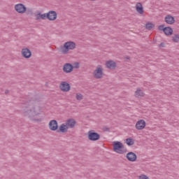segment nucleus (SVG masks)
Listing matches in <instances>:
<instances>
[{"instance_id": "obj_1", "label": "nucleus", "mask_w": 179, "mask_h": 179, "mask_svg": "<svg viewBox=\"0 0 179 179\" xmlns=\"http://www.w3.org/2000/svg\"><path fill=\"white\" fill-rule=\"evenodd\" d=\"M113 152L119 153V155H124L127 153V148L124 146L122 143L120 141H114L113 143Z\"/></svg>"}, {"instance_id": "obj_2", "label": "nucleus", "mask_w": 179, "mask_h": 179, "mask_svg": "<svg viewBox=\"0 0 179 179\" xmlns=\"http://www.w3.org/2000/svg\"><path fill=\"white\" fill-rule=\"evenodd\" d=\"M76 48V43L73 41H67L64 43L63 47L61 48L62 54H69V51Z\"/></svg>"}, {"instance_id": "obj_3", "label": "nucleus", "mask_w": 179, "mask_h": 179, "mask_svg": "<svg viewBox=\"0 0 179 179\" xmlns=\"http://www.w3.org/2000/svg\"><path fill=\"white\" fill-rule=\"evenodd\" d=\"M14 9L17 13H19V15H24L26 12H27V7H26V5L18 3L14 6Z\"/></svg>"}, {"instance_id": "obj_4", "label": "nucleus", "mask_w": 179, "mask_h": 179, "mask_svg": "<svg viewBox=\"0 0 179 179\" xmlns=\"http://www.w3.org/2000/svg\"><path fill=\"white\" fill-rule=\"evenodd\" d=\"M40 114V108L38 107H34L32 109L28 110L25 115L29 117V118H31V120H36L34 117H37Z\"/></svg>"}, {"instance_id": "obj_5", "label": "nucleus", "mask_w": 179, "mask_h": 179, "mask_svg": "<svg viewBox=\"0 0 179 179\" xmlns=\"http://www.w3.org/2000/svg\"><path fill=\"white\" fill-rule=\"evenodd\" d=\"M103 66L101 65L97 66L93 72L94 78L96 79H101V78H103Z\"/></svg>"}, {"instance_id": "obj_6", "label": "nucleus", "mask_w": 179, "mask_h": 179, "mask_svg": "<svg viewBox=\"0 0 179 179\" xmlns=\"http://www.w3.org/2000/svg\"><path fill=\"white\" fill-rule=\"evenodd\" d=\"M58 17V14L55 10H50L48 13H46V19L50 20V22H54L57 20Z\"/></svg>"}, {"instance_id": "obj_7", "label": "nucleus", "mask_w": 179, "mask_h": 179, "mask_svg": "<svg viewBox=\"0 0 179 179\" xmlns=\"http://www.w3.org/2000/svg\"><path fill=\"white\" fill-rule=\"evenodd\" d=\"M88 139L90 141H96L100 139V134L94 132V131H88Z\"/></svg>"}, {"instance_id": "obj_8", "label": "nucleus", "mask_w": 179, "mask_h": 179, "mask_svg": "<svg viewBox=\"0 0 179 179\" xmlns=\"http://www.w3.org/2000/svg\"><path fill=\"white\" fill-rule=\"evenodd\" d=\"M59 89L62 92H69L71 85L66 81H62L59 84Z\"/></svg>"}, {"instance_id": "obj_9", "label": "nucleus", "mask_w": 179, "mask_h": 179, "mask_svg": "<svg viewBox=\"0 0 179 179\" xmlns=\"http://www.w3.org/2000/svg\"><path fill=\"white\" fill-rule=\"evenodd\" d=\"M21 55L24 58H30V57H31V51L27 48H24L21 50Z\"/></svg>"}, {"instance_id": "obj_10", "label": "nucleus", "mask_w": 179, "mask_h": 179, "mask_svg": "<svg viewBox=\"0 0 179 179\" xmlns=\"http://www.w3.org/2000/svg\"><path fill=\"white\" fill-rule=\"evenodd\" d=\"M145 127H146V122L143 120H138L136 124V129H138V131L145 129Z\"/></svg>"}, {"instance_id": "obj_11", "label": "nucleus", "mask_w": 179, "mask_h": 179, "mask_svg": "<svg viewBox=\"0 0 179 179\" xmlns=\"http://www.w3.org/2000/svg\"><path fill=\"white\" fill-rule=\"evenodd\" d=\"M49 129L50 131H57V129H58V122L57 120H52L50 121Z\"/></svg>"}, {"instance_id": "obj_12", "label": "nucleus", "mask_w": 179, "mask_h": 179, "mask_svg": "<svg viewBox=\"0 0 179 179\" xmlns=\"http://www.w3.org/2000/svg\"><path fill=\"white\" fill-rule=\"evenodd\" d=\"M105 65L108 69H115L117 68V64L113 60L106 61Z\"/></svg>"}, {"instance_id": "obj_13", "label": "nucleus", "mask_w": 179, "mask_h": 179, "mask_svg": "<svg viewBox=\"0 0 179 179\" xmlns=\"http://www.w3.org/2000/svg\"><path fill=\"white\" fill-rule=\"evenodd\" d=\"M63 71L66 73H71L73 71V66L69 63L65 64L63 66Z\"/></svg>"}, {"instance_id": "obj_14", "label": "nucleus", "mask_w": 179, "mask_h": 179, "mask_svg": "<svg viewBox=\"0 0 179 179\" xmlns=\"http://www.w3.org/2000/svg\"><path fill=\"white\" fill-rule=\"evenodd\" d=\"M164 20L167 24H174V23H176V19L171 15H167L165 17Z\"/></svg>"}, {"instance_id": "obj_15", "label": "nucleus", "mask_w": 179, "mask_h": 179, "mask_svg": "<svg viewBox=\"0 0 179 179\" xmlns=\"http://www.w3.org/2000/svg\"><path fill=\"white\" fill-rule=\"evenodd\" d=\"M66 125H67L68 128H75L76 120L75 119H69L66 121Z\"/></svg>"}, {"instance_id": "obj_16", "label": "nucleus", "mask_w": 179, "mask_h": 179, "mask_svg": "<svg viewBox=\"0 0 179 179\" xmlns=\"http://www.w3.org/2000/svg\"><path fill=\"white\" fill-rule=\"evenodd\" d=\"M36 20H45L47 19L46 13H36L35 14Z\"/></svg>"}, {"instance_id": "obj_17", "label": "nucleus", "mask_w": 179, "mask_h": 179, "mask_svg": "<svg viewBox=\"0 0 179 179\" xmlns=\"http://www.w3.org/2000/svg\"><path fill=\"white\" fill-rule=\"evenodd\" d=\"M68 129H69V127H68V125H66V123H63L59 127V131L62 134L68 132Z\"/></svg>"}, {"instance_id": "obj_18", "label": "nucleus", "mask_w": 179, "mask_h": 179, "mask_svg": "<svg viewBox=\"0 0 179 179\" xmlns=\"http://www.w3.org/2000/svg\"><path fill=\"white\" fill-rule=\"evenodd\" d=\"M136 10L139 15H143L145 11L143 10V6H142V3H138L136 5Z\"/></svg>"}, {"instance_id": "obj_19", "label": "nucleus", "mask_w": 179, "mask_h": 179, "mask_svg": "<svg viewBox=\"0 0 179 179\" xmlns=\"http://www.w3.org/2000/svg\"><path fill=\"white\" fill-rule=\"evenodd\" d=\"M173 28L170 27H166L164 29V33L166 36H171L173 34Z\"/></svg>"}, {"instance_id": "obj_20", "label": "nucleus", "mask_w": 179, "mask_h": 179, "mask_svg": "<svg viewBox=\"0 0 179 179\" xmlns=\"http://www.w3.org/2000/svg\"><path fill=\"white\" fill-rule=\"evenodd\" d=\"M145 96V92L141 90V88H137L135 94L136 97H143Z\"/></svg>"}, {"instance_id": "obj_21", "label": "nucleus", "mask_w": 179, "mask_h": 179, "mask_svg": "<svg viewBox=\"0 0 179 179\" xmlns=\"http://www.w3.org/2000/svg\"><path fill=\"white\" fill-rule=\"evenodd\" d=\"M127 158L129 162H135V154L134 152H129L127 155Z\"/></svg>"}, {"instance_id": "obj_22", "label": "nucleus", "mask_w": 179, "mask_h": 179, "mask_svg": "<svg viewBox=\"0 0 179 179\" xmlns=\"http://www.w3.org/2000/svg\"><path fill=\"white\" fill-rule=\"evenodd\" d=\"M145 29H147V30H153V29H155V24L152 22H148L145 24Z\"/></svg>"}, {"instance_id": "obj_23", "label": "nucleus", "mask_w": 179, "mask_h": 179, "mask_svg": "<svg viewBox=\"0 0 179 179\" xmlns=\"http://www.w3.org/2000/svg\"><path fill=\"white\" fill-rule=\"evenodd\" d=\"M172 41L173 43H179V34H175L172 36Z\"/></svg>"}, {"instance_id": "obj_24", "label": "nucleus", "mask_w": 179, "mask_h": 179, "mask_svg": "<svg viewBox=\"0 0 179 179\" xmlns=\"http://www.w3.org/2000/svg\"><path fill=\"white\" fill-rule=\"evenodd\" d=\"M76 99L78 101H80L83 100V95L82 94H80V93H77L76 94Z\"/></svg>"}, {"instance_id": "obj_25", "label": "nucleus", "mask_w": 179, "mask_h": 179, "mask_svg": "<svg viewBox=\"0 0 179 179\" xmlns=\"http://www.w3.org/2000/svg\"><path fill=\"white\" fill-rule=\"evenodd\" d=\"M125 142H126L127 145H128V146H132V145H134V140H132L131 138L126 139Z\"/></svg>"}, {"instance_id": "obj_26", "label": "nucleus", "mask_w": 179, "mask_h": 179, "mask_svg": "<svg viewBox=\"0 0 179 179\" xmlns=\"http://www.w3.org/2000/svg\"><path fill=\"white\" fill-rule=\"evenodd\" d=\"M138 179H149V178L148 176L142 174L138 176Z\"/></svg>"}, {"instance_id": "obj_27", "label": "nucleus", "mask_w": 179, "mask_h": 179, "mask_svg": "<svg viewBox=\"0 0 179 179\" xmlns=\"http://www.w3.org/2000/svg\"><path fill=\"white\" fill-rule=\"evenodd\" d=\"M72 66H73V68H76V69L79 68V64L78 62H74Z\"/></svg>"}, {"instance_id": "obj_28", "label": "nucleus", "mask_w": 179, "mask_h": 179, "mask_svg": "<svg viewBox=\"0 0 179 179\" xmlns=\"http://www.w3.org/2000/svg\"><path fill=\"white\" fill-rule=\"evenodd\" d=\"M164 29H166V27H164V25H160L159 27V30H161L162 31H164Z\"/></svg>"}, {"instance_id": "obj_29", "label": "nucleus", "mask_w": 179, "mask_h": 179, "mask_svg": "<svg viewBox=\"0 0 179 179\" xmlns=\"http://www.w3.org/2000/svg\"><path fill=\"white\" fill-rule=\"evenodd\" d=\"M159 47H164V43H162L159 45Z\"/></svg>"}, {"instance_id": "obj_30", "label": "nucleus", "mask_w": 179, "mask_h": 179, "mask_svg": "<svg viewBox=\"0 0 179 179\" xmlns=\"http://www.w3.org/2000/svg\"><path fill=\"white\" fill-rule=\"evenodd\" d=\"M90 1H96V0H90Z\"/></svg>"}, {"instance_id": "obj_31", "label": "nucleus", "mask_w": 179, "mask_h": 179, "mask_svg": "<svg viewBox=\"0 0 179 179\" xmlns=\"http://www.w3.org/2000/svg\"><path fill=\"white\" fill-rule=\"evenodd\" d=\"M135 159H136V156H135Z\"/></svg>"}]
</instances>
